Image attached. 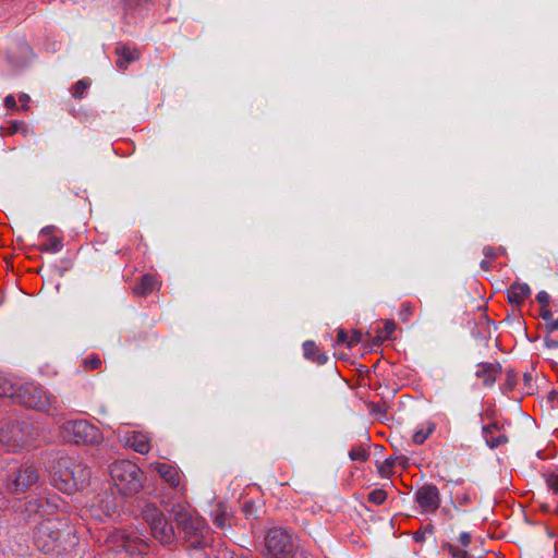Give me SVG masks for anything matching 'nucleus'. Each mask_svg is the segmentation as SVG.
<instances>
[{"label": "nucleus", "mask_w": 558, "mask_h": 558, "mask_svg": "<svg viewBox=\"0 0 558 558\" xmlns=\"http://www.w3.org/2000/svg\"><path fill=\"white\" fill-rule=\"evenodd\" d=\"M170 512L177 523L178 530L183 534V539L191 548H204L209 544L207 539L208 527L205 520L194 512L189 506L174 505Z\"/></svg>", "instance_id": "1"}, {"label": "nucleus", "mask_w": 558, "mask_h": 558, "mask_svg": "<svg viewBox=\"0 0 558 558\" xmlns=\"http://www.w3.org/2000/svg\"><path fill=\"white\" fill-rule=\"evenodd\" d=\"M72 530L65 519L50 515L40 521L36 526L34 543L39 550L51 554L59 551L61 539L64 536H70Z\"/></svg>", "instance_id": "2"}, {"label": "nucleus", "mask_w": 558, "mask_h": 558, "mask_svg": "<svg viewBox=\"0 0 558 558\" xmlns=\"http://www.w3.org/2000/svg\"><path fill=\"white\" fill-rule=\"evenodd\" d=\"M110 476L113 485L123 495H134L142 488V472L129 460L113 462L110 465Z\"/></svg>", "instance_id": "3"}, {"label": "nucleus", "mask_w": 558, "mask_h": 558, "mask_svg": "<svg viewBox=\"0 0 558 558\" xmlns=\"http://www.w3.org/2000/svg\"><path fill=\"white\" fill-rule=\"evenodd\" d=\"M15 402L41 412L57 409V398L35 383H25L17 386Z\"/></svg>", "instance_id": "4"}, {"label": "nucleus", "mask_w": 558, "mask_h": 558, "mask_svg": "<svg viewBox=\"0 0 558 558\" xmlns=\"http://www.w3.org/2000/svg\"><path fill=\"white\" fill-rule=\"evenodd\" d=\"M142 518L148 524L151 536L161 545L173 544L177 539L172 523L165 513L153 504H145Z\"/></svg>", "instance_id": "5"}, {"label": "nucleus", "mask_w": 558, "mask_h": 558, "mask_svg": "<svg viewBox=\"0 0 558 558\" xmlns=\"http://www.w3.org/2000/svg\"><path fill=\"white\" fill-rule=\"evenodd\" d=\"M33 438L34 429L25 422H5L0 426V446L8 451H17L28 446Z\"/></svg>", "instance_id": "6"}, {"label": "nucleus", "mask_w": 558, "mask_h": 558, "mask_svg": "<svg viewBox=\"0 0 558 558\" xmlns=\"http://www.w3.org/2000/svg\"><path fill=\"white\" fill-rule=\"evenodd\" d=\"M61 434L64 440L74 444H98L101 438V432L98 427L86 420H74L65 422L61 427Z\"/></svg>", "instance_id": "7"}, {"label": "nucleus", "mask_w": 558, "mask_h": 558, "mask_svg": "<svg viewBox=\"0 0 558 558\" xmlns=\"http://www.w3.org/2000/svg\"><path fill=\"white\" fill-rule=\"evenodd\" d=\"M265 546L269 558H300L291 534L283 529H271L265 537Z\"/></svg>", "instance_id": "8"}, {"label": "nucleus", "mask_w": 558, "mask_h": 558, "mask_svg": "<svg viewBox=\"0 0 558 558\" xmlns=\"http://www.w3.org/2000/svg\"><path fill=\"white\" fill-rule=\"evenodd\" d=\"M89 477L90 472L86 465L81 462H71L70 465L59 471L53 481L60 490L71 494L86 485Z\"/></svg>", "instance_id": "9"}, {"label": "nucleus", "mask_w": 558, "mask_h": 558, "mask_svg": "<svg viewBox=\"0 0 558 558\" xmlns=\"http://www.w3.org/2000/svg\"><path fill=\"white\" fill-rule=\"evenodd\" d=\"M38 470L32 464L12 465L7 476V488L14 494L24 493L37 483Z\"/></svg>", "instance_id": "10"}, {"label": "nucleus", "mask_w": 558, "mask_h": 558, "mask_svg": "<svg viewBox=\"0 0 558 558\" xmlns=\"http://www.w3.org/2000/svg\"><path fill=\"white\" fill-rule=\"evenodd\" d=\"M107 541L112 543L111 549L125 550L129 554H146L148 543L135 533H130L124 530H117L109 534Z\"/></svg>", "instance_id": "11"}, {"label": "nucleus", "mask_w": 558, "mask_h": 558, "mask_svg": "<svg viewBox=\"0 0 558 558\" xmlns=\"http://www.w3.org/2000/svg\"><path fill=\"white\" fill-rule=\"evenodd\" d=\"M415 501L422 513H434L440 506L439 489L433 484H426L415 492Z\"/></svg>", "instance_id": "12"}, {"label": "nucleus", "mask_w": 558, "mask_h": 558, "mask_svg": "<svg viewBox=\"0 0 558 558\" xmlns=\"http://www.w3.org/2000/svg\"><path fill=\"white\" fill-rule=\"evenodd\" d=\"M54 506L45 499H29L23 504L21 515L26 522L37 521L53 514Z\"/></svg>", "instance_id": "13"}, {"label": "nucleus", "mask_w": 558, "mask_h": 558, "mask_svg": "<svg viewBox=\"0 0 558 558\" xmlns=\"http://www.w3.org/2000/svg\"><path fill=\"white\" fill-rule=\"evenodd\" d=\"M471 541L472 535L469 532H461L458 537L459 545L446 542L441 545V548L452 558H473L466 550V547H469Z\"/></svg>", "instance_id": "14"}, {"label": "nucleus", "mask_w": 558, "mask_h": 558, "mask_svg": "<svg viewBox=\"0 0 558 558\" xmlns=\"http://www.w3.org/2000/svg\"><path fill=\"white\" fill-rule=\"evenodd\" d=\"M149 469L157 472L171 487L175 488L180 486L181 474L175 466L165 462H153L149 464Z\"/></svg>", "instance_id": "15"}, {"label": "nucleus", "mask_w": 558, "mask_h": 558, "mask_svg": "<svg viewBox=\"0 0 558 558\" xmlns=\"http://www.w3.org/2000/svg\"><path fill=\"white\" fill-rule=\"evenodd\" d=\"M500 373L501 365L499 363L484 362L476 365L475 376L483 379L485 386L490 387L495 384Z\"/></svg>", "instance_id": "16"}, {"label": "nucleus", "mask_w": 558, "mask_h": 558, "mask_svg": "<svg viewBox=\"0 0 558 558\" xmlns=\"http://www.w3.org/2000/svg\"><path fill=\"white\" fill-rule=\"evenodd\" d=\"M531 295V288L527 283L515 281L507 290V298L511 305L521 307Z\"/></svg>", "instance_id": "17"}, {"label": "nucleus", "mask_w": 558, "mask_h": 558, "mask_svg": "<svg viewBox=\"0 0 558 558\" xmlns=\"http://www.w3.org/2000/svg\"><path fill=\"white\" fill-rule=\"evenodd\" d=\"M126 444L141 454H146L150 450V438L143 432H133L126 438Z\"/></svg>", "instance_id": "18"}, {"label": "nucleus", "mask_w": 558, "mask_h": 558, "mask_svg": "<svg viewBox=\"0 0 558 558\" xmlns=\"http://www.w3.org/2000/svg\"><path fill=\"white\" fill-rule=\"evenodd\" d=\"M158 287L155 276L146 274L141 277L140 281L133 288V293L137 296H147Z\"/></svg>", "instance_id": "19"}, {"label": "nucleus", "mask_w": 558, "mask_h": 558, "mask_svg": "<svg viewBox=\"0 0 558 558\" xmlns=\"http://www.w3.org/2000/svg\"><path fill=\"white\" fill-rule=\"evenodd\" d=\"M116 53L118 56L117 66L119 69L125 70L128 65L140 58V53L136 49H132L128 46H119L116 48Z\"/></svg>", "instance_id": "20"}, {"label": "nucleus", "mask_w": 558, "mask_h": 558, "mask_svg": "<svg viewBox=\"0 0 558 558\" xmlns=\"http://www.w3.org/2000/svg\"><path fill=\"white\" fill-rule=\"evenodd\" d=\"M496 430H498V426L496 424L483 427L484 439L490 448H498L508 441V438L504 434L495 435Z\"/></svg>", "instance_id": "21"}, {"label": "nucleus", "mask_w": 558, "mask_h": 558, "mask_svg": "<svg viewBox=\"0 0 558 558\" xmlns=\"http://www.w3.org/2000/svg\"><path fill=\"white\" fill-rule=\"evenodd\" d=\"M304 356L312 362L323 365L327 362L328 357L324 352H320L315 342L305 341L303 343Z\"/></svg>", "instance_id": "22"}, {"label": "nucleus", "mask_w": 558, "mask_h": 558, "mask_svg": "<svg viewBox=\"0 0 558 558\" xmlns=\"http://www.w3.org/2000/svg\"><path fill=\"white\" fill-rule=\"evenodd\" d=\"M16 133H22L24 136H27L32 131L24 121H9L8 125L0 126L1 136L13 135Z\"/></svg>", "instance_id": "23"}, {"label": "nucleus", "mask_w": 558, "mask_h": 558, "mask_svg": "<svg viewBox=\"0 0 558 558\" xmlns=\"http://www.w3.org/2000/svg\"><path fill=\"white\" fill-rule=\"evenodd\" d=\"M213 522L216 526L225 530L230 526V517L223 504H218L211 512Z\"/></svg>", "instance_id": "24"}, {"label": "nucleus", "mask_w": 558, "mask_h": 558, "mask_svg": "<svg viewBox=\"0 0 558 558\" xmlns=\"http://www.w3.org/2000/svg\"><path fill=\"white\" fill-rule=\"evenodd\" d=\"M361 340L362 333L359 330H353L351 335H348L343 329L338 330L337 343H345L348 348H352L360 343Z\"/></svg>", "instance_id": "25"}, {"label": "nucleus", "mask_w": 558, "mask_h": 558, "mask_svg": "<svg viewBox=\"0 0 558 558\" xmlns=\"http://www.w3.org/2000/svg\"><path fill=\"white\" fill-rule=\"evenodd\" d=\"M435 423L427 421L423 423L413 434V442L416 445H422L428 436L435 430Z\"/></svg>", "instance_id": "26"}, {"label": "nucleus", "mask_w": 558, "mask_h": 558, "mask_svg": "<svg viewBox=\"0 0 558 558\" xmlns=\"http://www.w3.org/2000/svg\"><path fill=\"white\" fill-rule=\"evenodd\" d=\"M17 386L19 385L13 384L8 377L0 374V397L12 398L15 401Z\"/></svg>", "instance_id": "27"}, {"label": "nucleus", "mask_w": 558, "mask_h": 558, "mask_svg": "<svg viewBox=\"0 0 558 558\" xmlns=\"http://www.w3.org/2000/svg\"><path fill=\"white\" fill-rule=\"evenodd\" d=\"M90 86L88 80H78L72 87L71 94L75 99H82Z\"/></svg>", "instance_id": "28"}, {"label": "nucleus", "mask_w": 558, "mask_h": 558, "mask_svg": "<svg viewBox=\"0 0 558 558\" xmlns=\"http://www.w3.org/2000/svg\"><path fill=\"white\" fill-rule=\"evenodd\" d=\"M63 244L61 239L52 236L46 243L40 245V251L49 253H58L62 250Z\"/></svg>", "instance_id": "29"}, {"label": "nucleus", "mask_w": 558, "mask_h": 558, "mask_svg": "<svg viewBox=\"0 0 558 558\" xmlns=\"http://www.w3.org/2000/svg\"><path fill=\"white\" fill-rule=\"evenodd\" d=\"M349 457L353 461L364 462L369 458V452L361 446L353 447L349 452Z\"/></svg>", "instance_id": "30"}, {"label": "nucleus", "mask_w": 558, "mask_h": 558, "mask_svg": "<svg viewBox=\"0 0 558 558\" xmlns=\"http://www.w3.org/2000/svg\"><path fill=\"white\" fill-rule=\"evenodd\" d=\"M386 498L387 493L384 489H374L367 496V500L377 506L384 504Z\"/></svg>", "instance_id": "31"}, {"label": "nucleus", "mask_w": 558, "mask_h": 558, "mask_svg": "<svg viewBox=\"0 0 558 558\" xmlns=\"http://www.w3.org/2000/svg\"><path fill=\"white\" fill-rule=\"evenodd\" d=\"M506 253H507L506 248L502 246H498V247L485 246L483 248L484 256L489 259L506 255Z\"/></svg>", "instance_id": "32"}, {"label": "nucleus", "mask_w": 558, "mask_h": 558, "mask_svg": "<svg viewBox=\"0 0 558 558\" xmlns=\"http://www.w3.org/2000/svg\"><path fill=\"white\" fill-rule=\"evenodd\" d=\"M83 365L85 369H97L101 365V360L98 355H89L83 360Z\"/></svg>", "instance_id": "33"}, {"label": "nucleus", "mask_w": 558, "mask_h": 558, "mask_svg": "<svg viewBox=\"0 0 558 558\" xmlns=\"http://www.w3.org/2000/svg\"><path fill=\"white\" fill-rule=\"evenodd\" d=\"M546 486L550 489L555 495H558V476L555 474H550L545 478Z\"/></svg>", "instance_id": "34"}, {"label": "nucleus", "mask_w": 558, "mask_h": 558, "mask_svg": "<svg viewBox=\"0 0 558 558\" xmlns=\"http://www.w3.org/2000/svg\"><path fill=\"white\" fill-rule=\"evenodd\" d=\"M413 314V308L410 303H403L401 305L399 316L403 322H408Z\"/></svg>", "instance_id": "35"}, {"label": "nucleus", "mask_w": 558, "mask_h": 558, "mask_svg": "<svg viewBox=\"0 0 558 558\" xmlns=\"http://www.w3.org/2000/svg\"><path fill=\"white\" fill-rule=\"evenodd\" d=\"M391 469H392V463H389V459H387L384 463H381L378 466V472H379L380 476L388 477L391 473Z\"/></svg>", "instance_id": "36"}, {"label": "nucleus", "mask_w": 558, "mask_h": 558, "mask_svg": "<svg viewBox=\"0 0 558 558\" xmlns=\"http://www.w3.org/2000/svg\"><path fill=\"white\" fill-rule=\"evenodd\" d=\"M3 105L8 110H19L16 99L13 95L5 96Z\"/></svg>", "instance_id": "37"}, {"label": "nucleus", "mask_w": 558, "mask_h": 558, "mask_svg": "<svg viewBox=\"0 0 558 558\" xmlns=\"http://www.w3.org/2000/svg\"><path fill=\"white\" fill-rule=\"evenodd\" d=\"M19 101L21 104V110L27 111L29 109L28 104L31 101V97L27 94L21 93L19 95Z\"/></svg>", "instance_id": "38"}, {"label": "nucleus", "mask_w": 558, "mask_h": 558, "mask_svg": "<svg viewBox=\"0 0 558 558\" xmlns=\"http://www.w3.org/2000/svg\"><path fill=\"white\" fill-rule=\"evenodd\" d=\"M536 300L543 305V307H545L548 305L550 296L546 291H539L536 295Z\"/></svg>", "instance_id": "39"}, {"label": "nucleus", "mask_w": 558, "mask_h": 558, "mask_svg": "<svg viewBox=\"0 0 558 558\" xmlns=\"http://www.w3.org/2000/svg\"><path fill=\"white\" fill-rule=\"evenodd\" d=\"M396 330V324L392 320H386L384 324V331L387 337H390L392 332Z\"/></svg>", "instance_id": "40"}, {"label": "nucleus", "mask_w": 558, "mask_h": 558, "mask_svg": "<svg viewBox=\"0 0 558 558\" xmlns=\"http://www.w3.org/2000/svg\"><path fill=\"white\" fill-rule=\"evenodd\" d=\"M539 316L546 324L554 319L553 313L545 307L541 308Z\"/></svg>", "instance_id": "41"}, {"label": "nucleus", "mask_w": 558, "mask_h": 558, "mask_svg": "<svg viewBox=\"0 0 558 558\" xmlns=\"http://www.w3.org/2000/svg\"><path fill=\"white\" fill-rule=\"evenodd\" d=\"M545 330H546L547 333H551V332L558 330V318L557 319H553L549 323H547L545 325Z\"/></svg>", "instance_id": "42"}, {"label": "nucleus", "mask_w": 558, "mask_h": 558, "mask_svg": "<svg viewBox=\"0 0 558 558\" xmlns=\"http://www.w3.org/2000/svg\"><path fill=\"white\" fill-rule=\"evenodd\" d=\"M545 345L548 349H557L558 348V339L546 337L545 338Z\"/></svg>", "instance_id": "43"}, {"label": "nucleus", "mask_w": 558, "mask_h": 558, "mask_svg": "<svg viewBox=\"0 0 558 558\" xmlns=\"http://www.w3.org/2000/svg\"><path fill=\"white\" fill-rule=\"evenodd\" d=\"M481 268L484 270V271H488L490 269V262H489V258H485L481 262L480 264Z\"/></svg>", "instance_id": "44"}, {"label": "nucleus", "mask_w": 558, "mask_h": 558, "mask_svg": "<svg viewBox=\"0 0 558 558\" xmlns=\"http://www.w3.org/2000/svg\"><path fill=\"white\" fill-rule=\"evenodd\" d=\"M458 501L460 505H465L470 501V496L468 494H463L462 496H458Z\"/></svg>", "instance_id": "45"}, {"label": "nucleus", "mask_w": 558, "mask_h": 558, "mask_svg": "<svg viewBox=\"0 0 558 558\" xmlns=\"http://www.w3.org/2000/svg\"><path fill=\"white\" fill-rule=\"evenodd\" d=\"M549 399L553 403H555V405L558 407V391L550 392Z\"/></svg>", "instance_id": "46"}, {"label": "nucleus", "mask_w": 558, "mask_h": 558, "mask_svg": "<svg viewBox=\"0 0 558 558\" xmlns=\"http://www.w3.org/2000/svg\"><path fill=\"white\" fill-rule=\"evenodd\" d=\"M442 513L447 517L448 520H451L453 518L451 511L448 509L444 508Z\"/></svg>", "instance_id": "47"}, {"label": "nucleus", "mask_w": 558, "mask_h": 558, "mask_svg": "<svg viewBox=\"0 0 558 558\" xmlns=\"http://www.w3.org/2000/svg\"><path fill=\"white\" fill-rule=\"evenodd\" d=\"M53 227H45L44 229H41V234H49L51 232Z\"/></svg>", "instance_id": "48"}, {"label": "nucleus", "mask_w": 558, "mask_h": 558, "mask_svg": "<svg viewBox=\"0 0 558 558\" xmlns=\"http://www.w3.org/2000/svg\"><path fill=\"white\" fill-rule=\"evenodd\" d=\"M531 378H532V377H531L530 375H527V374H525V375H524V380H525V381L530 380Z\"/></svg>", "instance_id": "49"}, {"label": "nucleus", "mask_w": 558, "mask_h": 558, "mask_svg": "<svg viewBox=\"0 0 558 558\" xmlns=\"http://www.w3.org/2000/svg\"><path fill=\"white\" fill-rule=\"evenodd\" d=\"M556 512H557V514H558V505H557V508H556Z\"/></svg>", "instance_id": "50"}]
</instances>
